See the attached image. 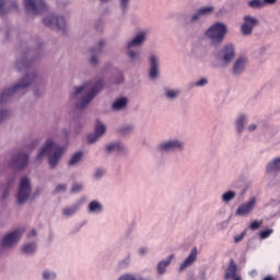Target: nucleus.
<instances>
[{
  "mask_svg": "<svg viewBox=\"0 0 280 280\" xmlns=\"http://www.w3.org/2000/svg\"><path fill=\"white\" fill-rule=\"evenodd\" d=\"M12 12H21L19 0H0V16H7V14H12Z\"/></svg>",
  "mask_w": 280,
  "mask_h": 280,
  "instance_id": "nucleus-13",
  "label": "nucleus"
},
{
  "mask_svg": "<svg viewBox=\"0 0 280 280\" xmlns=\"http://www.w3.org/2000/svg\"><path fill=\"white\" fill-rule=\"evenodd\" d=\"M13 183H14V179H11V180H9V183L3 187V196H2V198H5V196H8V189H10L11 187H12V185H13Z\"/></svg>",
  "mask_w": 280,
  "mask_h": 280,
  "instance_id": "nucleus-47",
  "label": "nucleus"
},
{
  "mask_svg": "<svg viewBox=\"0 0 280 280\" xmlns=\"http://www.w3.org/2000/svg\"><path fill=\"white\" fill-rule=\"evenodd\" d=\"M252 231H257L259 229V221H253L249 225Z\"/></svg>",
  "mask_w": 280,
  "mask_h": 280,
  "instance_id": "nucleus-53",
  "label": "nucleus"
},
{
  "mask_svg": "<svg viewBox=\"0 0 280 280\" xmlns=\"http://www.w3.org/2000/svg\"><path fill=\"white\" fill-rule=\"evenodd\" d=\"M197 259H198V248L194 247L190 250L189 255L186 257V259H184V261L180 264L178 268V272H185L187 268H191V266L196 264Z\"/></svg>",
  "mask_w": 280,
  "mask_h": 280,
  "instance_id": "nucleus-18",
  "label": "nucleus"
},
{
  "mask_svg": "<svg viewBox=\"0 0 280 280\" xmlns=\"http://www.w3.org/2000/svg\"><path fill=\"white\" fill-rule=\"evenodd\" d=\"M35 95H38V93L35 92Z\"/></svg>",
  "mask_w": 280,
  "mask_h": 280,
  "instance_id": "nucleus-64",
  "label": "nucleus"
},
{
  "mask_svg": "<svg viewBox=\"0 0 280 280\" xmlns=\"http://www.w3.org/2000/svg\"><path fill=\"white\" fill-rule=\"evenodd\" d=\"M264 7L265 5H275L277 3V0H262Z\"/></svg>",
  "mask_w": 280,
  "mask_h": 280,
  "instance_id": "nucleus-55",
  "label": "nucleus"
},
{
  "mask_svg": "<svg viewBox=\"0 0 280 280\" xmlns=\"http://www.w3.org/2000/svg\"><path fill=\"white\" fill-rule=\"evenodd\" d=\"M105 45H106V42L104 39H100L97 45L90 50V54H91L90 62H91V65H93V66L97 65V58L102 54V50L104 49Z\"/></svg>",
  "mask_w": 280,
  "mask_h": 280,
  "instance_id": "nucleus-23",
  "label": "nucleus"
},
{
  "mask_svg": "<svg viewBox=\"0 0 280 280\" xmlns=\"http://www.w3.org/2000/svg\"><path fill=\"white\" fill-rule=\"evenodd\" d=\"M38 82V75H36L34 72L26 73L24 78L12 88L4 89L0 94V105L5 104L8 100H10L11 95H14V93H24L27 86H32V84H36Z\"/></svg>",
  "mask_w": 280,
  "mask_h": 280,
  "instance_id": "nucleus-2",
  "label": "nucleus"
},
{
  "mask_svg": "<svg viewBox=\"0 0 280 280\" xmlns=\"http://www.w3.org/2000/svg\"><path fill=\"white\" fill-rule=\"evenodd\" d=\"M32 54V51H28L24 55H22V57H19L16 60V69L20 72L25 71V73H27V71H30V69H32V61L27 60V58H30V55Z\"/></svg>",
  "mask_w": 280,
  "mask_h": 280,
  "instance_id": "nucleus-21",
  "label": "nucleus"
},
{
  "mask_svg": "<svg viewBox=\"0 0 280 280\" xmlns=\"http://www.w3.org/2000/svg\"><path fill=\"white\" fill-rule=\"evenodd\" d=\"M0 32H3V27L0 26Z\"/></svg>",
  "mask_w": 280,
  "mask_h": 280,
  "instance_id": "nucleus-63",
  "label": "nucleus"
},
{
  "mask_svg": "<svg viewBox=\"0 0 280 280\" xmlns=\"http://www.w3.org/2000/svg\"><path fill=\"white\" fill-rule=\"evenodd\" d=\"M150 252V249L148 248V247H140L139 249H138V255H140L141 257H144V255L147 254V253H149Z\"/></svg>",
  "mask_w": 280,
  "mask_h": 280,
  "instance_id": "nucleus-52",
  "label": "nucleus"
},
{
  "mask_svg": "<svg viewBox=\"0 0 280 280\" xmlns=\"http://www.w3.org/2000/svg\"><path fill=\"white\" fill-rule=\"evenodd\" d=\"M126 108H128V97H126V96L117 97L112 103V110L114 113H119L121 110H126Z\"/></svg>",
  "mask_w": 280,
  "mask_h": 280,
  "instance_id": "nucleus-24",
  "label": "nucleus"
},
{
  "mask_svg": "<svg viewBox=\"0 0 280 280\" xmlns=\"http://www.w3.org/2000/svg\"><path fill=\"white\" fill-rule=\"evenodd\" d=\"M249 116L246 113H241L234 119V128L237 135H244L246 130V124H248Z\"/></svg>",
  "mask_w": 280,
  "mask_h": 280,
  "instance_id": "nucleus-19",
  "label": "nucleus"
},
{
  "mask_svg": "<svg viewBox=\"0 0 280 280\" xmlns=\"http://www.w3.org/2000/svg\"><path fill=\"white\" fill-rule=\"evenodd\" d=\"M256 25H259V20L253 18L250 15H246L243 19V24L241 25V32L243 36H250L253 34V30H255Z\"/></svg>",
  "mask_w": 280,
  "mask_h": 280,
  "instance_id": "nucleus-16",
  "label": "nucleus"
},
{
  "mask_svg": "<svg viewBox=\"0 0 280 280\" xmlns=\"http://www.w3.org/2000/svg\"><path fill=\"white\" fill-rule=\"evenodd\" d=\"M124 83V73L118 72V78L114 79V84H121Z\"/></svg>",
  "mask_w": 280,
  "mask_h": 280,
  "instance_id": "nucleus-50",
  "label": "nucleus"
},
{
  "mask_svg": "<svg viewBox=\"0 0 280 280\" xmlns=\"http://www.w3.org/2000/svg\"><path fill=\"white\" fill-rule=\"evenodd\" d=\"M249 275H257V271L253 270V271L249 272Z\"/></svg>",
  "mask_w": 280,
  "mask_h": 280,
  "instance_id": "nucleus-61",
  "label": "nucleus"
},
{
  "mask_svg": "<svg viewBox=\"0 0 280 280\" xmlns=\"http://www.w3.org/2000/svg\"><path fill=\"white\" fill-rule=\"evenodd\" d=\"M266 174L272 175V174H279L280 172V158H275L271 161H269L265 167Z\"/></svg>",
  "mask_w": 280,
  "mask_h": 280,
  "instance_id": "nucleus-26",
  "label": "nucleus"
},
{
  "mask_svg": "<svg viewBox=\"0 0 280 280\" xmlns=\"http://www.w3.org/2000/svg\"><path fill=\"white\" fill-rule=\"evenodd\" d=\"M232 280H242V277L237 276L236 278H232Z\"/></svg>",
  "mask_w": 280,
  "mask_h": 280,
  "instance_id": "nucleus-59",
  "label": "nucleus"
},
{
  "mask_svg": "<svg viewBox=\"0 0 280 280\" xmlns=\"http://www.w3.org/2000/svg\"><path fill=\"white\" fill-rule=\"evenodd\" d=\"M104 89V80L100 79L95 83L88 82L79 88H74V93L72 94V97L80 100L75 103V108L78 110H82L93 102V98L97 93L101 92V90Z\"/></svg>",
  "mask_w": 280,
  "mask_h": 280,
  "instance_id": "nucleus-1",
  "label": "nucleus"
},
{
  "mask_svg": "<svg viewBox=\"0 0 280 280\" xmlns=\"http://www.w3.org/2000/svg\"><path fill=\"white\" fill-rule=\"evenodd\" d=\"M38 143V141L32 142V148H35V145Z\"/></svg>",
  "mask_w": 280,
  "mask_h": 280,
  "instance_id": "nucleus-58",
  "label": "nucleus"
},
{
  "mask_svg": "<svg viewBox=\"0 0 280 280\" xmlns=\"http://www.w3.org/2000/svg\"><path fill=\"white\" fill-rule=\"evenodd\" d=\"M97 139H100V137L96 132L91 133V135L88 136V141L90 143H95V141H97Z\"/></svg>",
  "mask_w": 280,
  "mask_h": 280,
  "instance_id": "nucleus-48",
  "label": "nucleus"
},
{
  "mask_svg": "<svg viewBox=\"0 0 280 280\" xmlns=\"http://www.w3.org/2000/svg\"><path fill=\"white\" fill-rule=\"evenodd\" d=\"M81 208H82V200H79L75 203H73L72 206L63 208L62 215L65 218H71V217L75 215V213H78Z\"/></svg>",
  "mask_w": 280,
  "mask_h": 280,
  "instance_id": "nucleus-28",
  "label": "nucleus"
},
{
  "mask_svg": "<svg viewBox=\"0 0 280 280\" xmlns=\"http://www.w3.org/2000/svg\"><path fill=\"white\" fill-rule=\"evenodd\" d=\"M236 277H237V264H235V260L230 259L228 268L225 269L224 279L231 280V279H235Z\"/></svg>",
  "mask_w": 280,
  "mask_h": 280,
  "instance_id": "nucleus-29",
  "label": "nucleus"
},
{
  "mask_svg": "<svg viewBox=\"0 0 280 280\" xmlns=\"http://www.w3.org/2000/svg\"><path fill=\"white\" fill-rule=\"evenodd\" d=\"M38 194H40V192H39V191H36V192H35V196H38Z\"/></svg>",
  "mask_w": 280,
  "mask_h": 280,
  "instance_id": "nucleus-62",
  "label": "nucleus"
},
{
  "mask_svg": "<svg viewBox=\"0 0 280 280\" xmlns=\"http://www.w3.org/2000/svg\"><path fill=\"white\" fill-rule=\"evenodd\" d=\"M213 12H215V7L213 5L201 7L190 15L187 25H196L202 21V16H211Z\"/></svg>",
  "mask_w": 280,
  "mask_h": 280,
  "instance_id": "nucleus-11",
  "label": "nucleus"
},
{
  "mask_svg": "<svg viewBox=\"0 0 280 280\" xmlns=\"http://www.w3.org/2000/svg\"><path fill=\"white\" fill-rule=\"evenodd\" d=\"M23 8L28 16H40L49 12V4L45 0H22Z\"/></svg>",
  "mask_w": 280,
  "mask_h": 280,
  "instance_id": "nucleus-6",
  "label": "nucleus"
},
{
  "mask_svg": "<svg viewBox=\"0 0 280 280\" xmlns=\"http://www.w3.org/2000/svg\"><path fill=\"white\" fill-rule=\"evenodd\" d=\"M106 132V126L102 125V122H97L94 129V133H96L98 137H102Z\"/></svg>",
  "mask_w": 280,
  "mask_h": 280,
  "instance_id": "nucleus-39",
  "label": "nucleus"
},
{
  "mask_svg": "<svg viewBox=\"0 0 280 280\" xmlns=\"http://www.w3.org/2000/svg\"><path fill=\"white\" fill-rule=\"evenodd\" d=\"M262 280H275V278L272 276H266Z\"/></svg>",
  "mask_w": 280,
  "mask_h": 280,
  "instance_id": "nucleus-57",
  "label": "nucleus"
},
{
  "mask_svg": "<svg viewBox=\"0 0 280 280\" xmlns=\"http://www.w3.org/2000/svg\"><path fill=\"white\" fill-rule=\"evenodd\" d=\"M185 150V142L178 138L167 139L158 144L159 152H183Z\"/></svg>",
  "mask_w": 280,
  "mask_h": 280,
  "instance_id": "nucleus-9",
  "label": "nucleus"
},
{
  "mask_svg": "<svg viewBox=\"0 0 280 280\" xmlns=\"http://www.w3.org/2000/svg\"><path fill=\"white\" fill-rule=\"evenodd\" d=\"M135 131V125H125L119 128L120 135H130Z\"/></svg>",
  "mask_w": 280,
  "mask_h": 280,
  "instance_id": "nucleus-38",
  "label": "nucleus"
},
{
  "mask_svg": "<svg viewBox=\"0 0 280 280\" xmlns=\"http://www.w3.org/2000/svg\"><path fill=\"white\" fill-rule=\"evenodd\" d=\"M172 261H174V254L168 255L165 259L158 262L156 271L158 275L163 276L167 272V268L171 266Z\"/></svg>",
  "mask_w": 280,
  "mask_h": 280,
  "instance_id": "nucleus-25",
  "label": "nucleus"
},
{
  "mask_svg": "<svg viewBox=\"0 0 280 280\" xmlns=\"http://www.w3.org/2000/svg\"><path fill=\"white\" fill-rule=\"evenodd\" d=\"M246 67H248V56H246L244 54L238 55L232 66L233 75L238 78V75H242V73H244V71H246Z\"/></svg>",
  "mask_w": 280,
  "mask_h": 280,
  "instance_id": "nucleus-14",
  "label": "nucleus"
},
{
  "mask_svg": "<svg viewBox=\"0 0 280 280\" xmlns=\"http://www.w3.org/2000/svg\"><path fill=\"white\" fill-rule=\"evenodd\" d=\"M30 196H32V182L27 177H22L16 192V205L23 207L30 200Z\"/></svg>",
  "mask_w": 280,
  "mask_h": 280,
  "instance_id": "nucleus-7",
  "label": "nucleus"
},
{
  "mask_svg": "<svg viewBox=\"0 0 280 280\" xmlns=\"http://www.w3.org/2000/svg\"><path fill=\"white\" fill-rule=\"evenodd\" d=\"M247 5L253 10H259V8H264V0H252Z\"/></svg>",
  "mask_w": 280,
  "mask_h": 280,
  "instance_id": "nucleus-37",
  "label": "nucleus"
},
{
  "mask_svg": "<svg viewBox=\"0 0 280 280\" xmlns=\"http://www.w3.org/2000/svg\"><path fill=\"white\" fill-rule=\"evenodd\" d=\"M148 38V31L138 32L131 40L126 44V56L131 63L141 62V52L136 47H142Z\"/></svg>",
  "mask_w": 280,
  "mask_h": 280,
  "instance_id": "nucleus-4",
  "label": "nucleus"
},
{
  "mask_svg": "<svg viewBox=\"0 0 280 280\" xmlns=\"http://www.w3.org/2000/svg\"><path fill=\"white\" fill-rule=\"evenodd\" d=\"M207 84H209V81L206 78H202L199 81H196L194 86H207Z\"/></svg>",
  "mask_w": 280,
  "mask_h": 280,
  "instance_id": "nucleus-45",
  "label": "nucleus"
},
{
  "mask_svg": "<svg viewBox=\"0 0 280 280\" xmlns=\"http://www.w3.org/2000/svg\"><path fill=\"white\" fill-rule=\"evenodd\" d=\"M259 128V125L257 122H252L246 127L247 132H255Z\"/></svg>",
  "mask_w": 280,
  "mask_h": 280,
  "instance_id": "nucleus-46",
  "label": "nucleus"
},
{
  "mask_svg": "<svg viewBox=\"0 0 280 280\" xmlns=\"http://www.w3.org/2000/svg\"><path fill=\"white\" fill-rule=\"evenodd\" d=\"M42 21L45 27H49L50 30H60V32H65L67 30V18L63 15L50 13L43 18Z\"/></svg>",
  "mask_w": 280,
  "mask_h": 280,
  "instance_id": "nucleus-8",
  "label": "nucleus"
},
{
  "mask_svg": "<svg viewBox=\"0 0 280 280\" xmlns=\"http://www.w3.org/2000/svg\"><path fill=\"white\" fill-rule=\"evenodd\" d=\"M255 205H257V198L253 197L247 202L242 203L235 211V215H249L253 213V209H255Z\"/></svg>",
  "mask_w": 280,
  "mask_h": 280,
  "instance_id": "nucleus-20",
  "label": "nucleus"
},
{
  "mask_svg": "<svg viewBox=\"0 0 280 280\" xmlns=\"http://www.w3.org/2000/svg\"><path fill=\"white\" fill-rule=\"evenodd\" d=\"M235 196H237V194L234 190H228L221 196V200L229 205L231 200H235Z\"/></svg>",
  "mask_w": 280,
  "mask_h": 280,
  "instance_id": "nucleus-34",
  "label": "nucleus"
},
{
  "mask_svg": "<svg viewBox=\"0 0 280 280\" xmlns=\"http://www.w3.org/2000/svg\"><path fill=\"white\" fill-rule=\"evenodd\" d=\"M8 117H10V110L0 108V124L4 121V119H8Z\"/></svg>",
  "mask_w": 280,
  "mask_h": 280,
  "instance_id": "nucleus-43",
  "label": "nucleus"
},
{
  "mask_svg": "<svg viewBox=\"0 0 280 280\" xmlns=\"http://www.w3.org/2000/svg\"><path fill=\"white\" fill-rule=\"evenodd\" d=\"M179 95H180L179 90L170 89V88H166L164 90V97L165 100H168V102H174L175 100H178Z\"/></svg>",
  "mask_w": 280,
  "mask_h": 280,
  "instance_id": "nucleus-31",
  "label": "nucleus"
},
{
  "mask_svg": "<svg viewBox=\"0 0 280 280\" xmlns=\"http://www.w3.org/2000/svg\"><path fill=\"white\" fill-rule=\"evenodd\" d=\"M56 271H51L49 269H46L42 272V279L43 280H56Z\"/></svg>",
  "mask_w": 280,
  "mask_h": 280,
  "instance_id": "nucleus-35",
  "label": "nucleus"
},
{
  "mask_svg": "<svg viewBox=\"0 0 280 280\" xmlns=\"http://www.w3.org/2000/svg\"><path fill=\"white\" fill-rule=\"evenodd\" d=\"M245 235H246V232H242L240 235L235 236L234 237L235 243L240 244V242L244 240Z\"/></svg>",
  "mask_w": 280,
  "mask_h": 280,
  "instance_id": "nucleus-51",
  "label": "nucleus"
},
{
  "mask_svg": "<svg viewBox=\"0 0 280 280\" xmlns=\"http://www.w3.org/2000/svg\"><path fill=\"white\" fill-rule=\"evenodd\" d=\"M88 213L91 215H100L101 213H104V205L97 200H92L88 205Z\"/></svg>",
  "mask_w": 280,
  "mask_h": 280,
  "instance_id": "nucleus-27",
  "label": "nucleus"
},
{
  "mask_svg": "<svg viewBox=\"0 0 280 280\" xmlns=\"http://www.w3.org/2000/svg\"><path fill=\"white\" fill-rule=\"evenodd\" d=\"M58 8H65L69 5V2L67 0H57Z\"/></svg>",
  "mask_w": 280,
  "mask_h": 280,
  "instance_id": "nucleus-54",
  "label": "nucleus"
},
{
  "mask_svg": "<svg viewBox=\"0 0 280 280\" xmlns=\"http://www.w3.org/2000/svg\"><path fill=\"white\" fill-rule=\"evenodd\" d=\"M82 161V152L79 151L72 155V158L69 161V165H78Z\"/></svg>",
  "mask_w": 280,
  "mask_h": 280,
  "instance_id": "nucleus-36",
  "label": "nucleus"
},
{
  "mask_svg": "<svg viewBox=\"0 0 280 280\" xmlns=\"http://www.w3.org/2000/svg\"><path fill=\"white\" fill-rule=\"evenodd\" d=\"M130 254H128L122 260H120L119 266L120 268H128L130 266Z\"/></svg>",
  "mask_w": 280,
  "mask_h": 280,
  "instance_id": "nucleus-42",
  "label": "nucleus"
},
{
  "mask_svg": "<svg viewBox=\"0 0 280 280\" xmlns=\"http://www.w3.org/2000/svg\"><path fill=\"white\" fill-rule=\"evenodd\" d=\"M235 58V46L233 44H225L219 52V60L224 65H230Z\"/></svg>",
  "mask_w": 280,
  "mask_h": 280,
  "instance_id": "nucleus-15",
  "label": "nucleus"
},
{
  "mask_svg": "<svg viewBox=\"0 0 280 280\" xmlns=\"http://www.w3.org/2000/svg\"><path fill=\"white\" fill-rule=\"evenodd\" d=\"M62 191H67V185L66 184H59L54 190V194H62Z\"/></svg>",
  "mask_w": 280,
  "mask_h": 280,
  "instance_id": "nucleus-44",
  "label": "nucleus"
},
{
  "mask_svg": "<svg viewBox=\"0 0 280 280\" xmlns=\"http://www.w3.org/2000/svg\"><path fill=\"white\" fill-rule=\"evenodd\" d=\"M22 235H23V231L20 229H16L8 233L1 240L2 248H12L13 246H15V244H19V240H21Z\"/></svg>",
  "mask_w": 280,
  "mask_h": 280,
  "instance_id": "nucleus-12",
  "label": "nucleus"
},
{
  "mask_svg": "<svg viewBox=\"0 0 280 280\" xmlns=\"http://www.w3.org/2000/svg\"><path fill=\"white\" fill-rule=\"evenodd\" d=\"M37 248H38V245H36V242L25 243L21 248V253L26 257H32L36 254Z\"/></svg>",
  "mask_w": 280,
  "mask_h": 280,
  "instance_id": "nucleus-30",
  "label": "nucleus"
},
{
  "mask_svg": "<svg viewBox=\"0 0 280 280\" xmlns=\"http://www.w3.org/2000/svg\"><path fill=\"white\" fill-rule=\"evenodd\" d=\"M37 235H38V233L36 232V230H32V231L28 233L27 237H36Z\"/></svg>",
  "mask_w": 280,
  "mask_h": 280,
  "instance_id": "nucleus-56",
  "label": "nucleus"
},
{
  "mask_svg": "<svg viewBox=\"0 0 280 280\" xmlns=\"http://www.w3.org/2000/svg\"><path fill=\"white\" fill-rule=\"evenodd\" d=\"M82 189H84V186L82 184H73L70 194H80Z\"/></svg>",
  "mask_w": 280,
  "mask_h": 280,
  "instance_id": "nucleus-40",
  "label": "nucleus"
},
{
  "mask_svg": "<svg viewBox=\"0 0 280 280\" xmlns=\"http://www.w3.org/2000/svg\"><path fill=\"white\" fill-rule=\"evenodd\" d=\"M102 3H108L110 0H100ZM119 2V8L122 12V14H126L128 10H130V0H118Z\"/></svg>",
  "mask_w": 280,
  "mask_h": 280,
  "instance_id": "nucleus-33",
  "label": "nucleus"
},
{
  "mask_svg": "<svg viewBox=\"0 0 280 280\" xmlns=\"http://www.w3.org/2000/svg\"><path fill=\"white\" fill-rule=\"evenodd\" d=\"M104 174H106V168L104 167H97L95 170L94 176H104Z\"/></svg>",
  "mask_w": 280,
  "mask_h": 280,
  "instance_id": "nucleus-49",
  "label": "nucleus"
},
{
  "mask_svg": "<svg viewBox=\"0 0 280 280\" xmlns=\"http://www.w3.org/2000/svg\"><path fill=\"white\" fill-rule=\"evenodd\" d=\"M271 233H273L272 229H267V230L260 231L259 237H260V240H268V237H270Z\"/></svg>",
  "mask_w": 280,
  "mask_h": 280,
  "instance_id": "nucleus-41",
  "label": "nucleus"
},
{
  "mask_svg": "<svg viewBox=\"0 0 280 280\" xmlns=\"http://www.w3.org/2000/svg\"><path fill=\"white\" fill-rule=\"evenodd\" d=\"M62 154H65V148L58 145L54 142V140L48 139L43 149L39 150L37 154V159H40L42 156H48V163L50 167H56L62 159Z\"/></svg>",
  "mask_w": 280,
  "mask_h": 280,
  "instance_id": "nucleus-3",
  "label": "nucleus"
},
{
  "mask_svg": "<svg viewBox=\"0 0 280 280\" xmlns=\"http://www.w3.org/2000/svg\"><path fill=\"white\" fill-rule=\"evenodd\" d=\"M30 164V155L26 152L20 151L12 155L8 162L9 167L12 170H25Z\"/></svg>",
  "mask_w": 280,
  "mask_h": 280,
  "instance_id": "nucleus-10",
  "label": "nucleus"
},
{
  "mask_svg": "<svg viewBox=\"0 0 280 280\" xmlns=\"http://www.w3.org/2000/svg\"><path fill=\"white\" fill-rule=\"evenodd\" d=\"M159 69H161V59L159 55L151 54L149 57V78L151 80L159 78Z\"/></svg>",
  "mask_w": 280,
  "mask_h": 280,
  "instance_id": "nucleus-17",
  "label": "nucleus"
},
{
  "mask_svg": "<svg viewBox=\"0 0 280 280\" xmlns=\"http://www.w3.org/2000/svg\"><path fill=\"white\" fill-rule=\"evenodd\" d=\"M118 280H152V278L143 277L135 273H126L119 277Z\"/></svg>",
  "mask_w": 280,
  "mask_h": 280,
  "instance_id": "nucleus-32",
  "label": "nucleus"
},
{
  "mask_svg": "<svg viewBox=\"0 0 280 280\" xmlns=\"http://www.w3.org/2000/svg\"><path fill=\"white\" fill-rule=\"evenodd\" d=\"M226 34H229V27L222 22H215L205 31V36L210 40L213 47L222 45Z\"/></svg>",
  "mask_w": 280,
  "mask_h": 280,
  "instance_id": "nucleus-5",
  "label": "nucleus"
},
{
  "mask_svg": "<svg viewBox=\"0 0 280 280\" xmlns=\"http://www.w3.org/2000/svg\"><path fill=\"white\" fill-rule=\"evenodd\" d=\"M105 152H107V154H115V152L117 154H124V152H126V145L119 141L109 142L105 147Z\"/></svg>",
  "mask_w": 280,
  "mask_h": 280,
  "instance_id": "nucleus-22",
  "label": "nucleus"
},
{
  "mask_svg": "<svg viewBox=\"0 0 280 280\" xmlns=\"http://www.w3.org/2000/svg\"><path fill=\"white\" fill-rule=\"evenodd\" d=\"M187 280H196V278H194V276H190L187 278Z\"/></svg>",
  "mask_w": 280,
  "mask_h": 280,
  "instance_id": "nucleus-60",
  "label": "nucleus"
}]
</instances>
